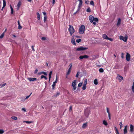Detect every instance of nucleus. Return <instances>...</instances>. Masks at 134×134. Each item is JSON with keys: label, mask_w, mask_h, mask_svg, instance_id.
I'll use <instances>...</instances> for the list:
<instances>
[{"label": "nucleus", "mask_w": 134, "mask_h": 134, "mask_svg": "<svg viewBox=\"0 0 134 134\" xmlns=\"http://www.w3.org/2000/svg\"><path fill=\"white\" fill-rule=\"evenodd\" d=\"M10 10H11V12H10V13H11V14H12L13 13V9L12 7L10 5Z\"/></svg>", "instance_id": "412c9836"}, {"label": "nucleus", "mask_w": 134, "mask_h": 134, "mask_svg": "<svg viewBox=\"0 0 134 134\" xmlns=\"http://www.w3.org/2000/svg\"><path fill=\"white\" fill-rule=\"evenodd\" d=\"M88 49V47H84L82 46H81L80 47L77 48L76 49V51H84L85 50L87 49Z\"/></svg>", "instance_id": "7ed1b4c3"}, {"label": "nucleus", "mask_w": 134, "mask_h": 134, "mask_svg": "<svg viewBox=\"0 0 134 134\" xmlns=\"http://www.w3.org/2000/svg\"><path fill=\"white\" fill-rule=\"evenodd\" d=\"M79 11V9H78L77 10L76 12H75L74 13V14H76L77 13V12Z\"/></svg>", "instance_id": "e2e57ef3"}, {"label": "nucleus", "mask_w": 134, "mask_h": 134, "mask_svg": "<svg viewBox=\"0 0 134 134\" xmlns=\"http://www.w3.org/2000/svg\"><path fill=\"white\" fill-rule=\"evenodd\" d=\"M47 19V17L46 16H44V19H43V21L44 22H45L46 21Z\"/></svg>", "instance_id": "58836bf2"}, {"label": "nucleus", "mask_w": 134, "mask_h": 134, "mask_svg": "<svg viewBox=\"0 0 134 134\" xmlns=\"http://www.w3.org/2000/svg\"><path fill=\"white\" fill-rule=\"evenodd\" d=\"M41 74H42L41 72H39V73H38V75H41Z\"/></svg>", "instance_id": "0e129e2a"}, {"label": "nucleus", "mask_w": 134, "mask_h": 134, "mask_svg": "<svg viewBox=\"0 0 134 134\" xmlns=\"http://www.w3.org/2000/svg\"><path fill=\"white\" fill-rule=\"evenodd\" d=\"M119 38L121 40H122L124 42H126L127 39V37H124L122 36H119Z\"/></svg>", "instance_id": "20e7f679"}, {"label": "nucleus", "mask_w": 134, "mask_h": 134, "mask_svg": "<svg viewBox=\"0 0 134 134\" xmlns=\"http://www.w3.org/2000/svg\"><path fill=\"white\" fill-rule=\"evenodd\" d=\"M98 20H99L98 19V18H94L93 21H94L95 22H98Z\"/></svg>", "instance_id": "e433bc0d"}, {"label": "nucleus", "mask_w": 134, "mask_h": 134, "mask_svg": "<svg viewBox=\"0 0 134 134\" xmlns=\"http://www.w3.org/2000/svg\"><path fill=\"white\" fill-rule=\"evenodd\" d=\"M72 64L71 63L70 64V67H69V68L71 69V68L72 67Z\"/></svg>", "instance_id": "864d4df0"}, {"label": "nucleus", "mask_w": 134, "mask_h": 134, "mask_svg": "<svg viewBox=\"0 0 134 134\" xmlns=\"http://www.w3.org/2000/svg\"><path fill=\"white\" fill-rule=\"evenodd\" d=\"M115 132L116 134H119V132H118V130L117 129V128L115 127Z\"/></svg>", "instance_id": "bb28decb"}, {"label": "nucleus", "mask_w": 134, "mask_h": 134, "mask_svg": "<svg viewBox=\"0 0 134 134\" xmlns=\"http://www.w3.org/2000/svg\"><path fill=\"white\" fill-rule=\"evenodd\" d=\"M78 1H79V8H80L82 6V0H78Z\"/></svg>", "instance_id": "dca6fc26"}, {"label": "nucleus", "mask_w": 134, "mask_h": 134, "mask_svg": "<svg viewBox=\"0 0 134 134\" xmlns=\"http://www.w3.org/2000/svg\"><path fill=\"white\" fill-rule=\"evenodd\" d=\"M89 111L88 109H86L84 110V114L86 117H88L89 115Z\"/></svg>", "instance_id": "0eeeda50"}, {"label": "nucleus", "mask_w": 134, "mask_h": 134, "mask_svg": "<svg viewBox=\"0 0 134 134\" xmlns=\"http://www.w3.org/2000/svg\"><path fill=\"white\" fill-rule=\"evenodd\" d=\"M86 88V85H83L82 89L83 90H85Z\"/></svg>", "instance_id": "a878e982"}, {"label": "nucleus", "mask_w": 134, "mask_h": 134, "mask_svg": "<svg viewBox=\"0 0 134 134\" xmlns=\"http://www.w3.org/2000/svg\"><path fill=\"white\" fill-rule=\"evenodd\" d=\"M55 0H53L52 1V4H55Z\"/></svg>", "instance_id": "bf43d9fd"}, {"label": "nucleus", "mask_w": 134, "mask_h": 134, "mask_svg": "<svg viewBox=\"0 0 134 134\" xmlns=\"http://www.w3.org/2000/svg\"><path fill=\"white\" fill-rule=\"evenodd\" d=\"M44 76H44V75H42L41 76V79H42L43 78H44Z\"/></svg>", "instance_id": "680f3d73"}, {"label": "nucleus", "mask_w": 134, "mask_h": 134, "mask_svg": "<svg viewBox=\"0 0 134 134\" xmlns=\"http://www.w3.org/2000/svg\"><path fill=\"white\" fill-rule=\"evenodd\" d=\"M28 80L30 81H34L35 80L36 81L37 80V79L36 78H31L29 77L28 79Z\"/></svg>", "instance_id": "4468645a"}, {"label": "nucleus", "mask_w": 134, "mask_h": 134, "mask_svg": "<svg viewBox=\"0 0 134 134\" xmlns=\"http://www.w3.org/2000/svg\"><path fill=\"white\" fill-rule=\"evenodd\" d=\"M37 15L38 19L39 20L40 19V15L38 13H37Z\"/></svg>", "instance_id": "c756f323"}, {"label": "nucleus", "mask_w": 134, "mask_h": 134, "mask_svg": "<svg viewBox=\"0 0 134 134\" xmlns=\"http://www.w3.org/2000/svg\"><path fill=\"white\" fill-rule=\"evenodd\" d=\"M132 90L133 92L134 93V79L133 82V85L132 88Z\"/></svg>", "instance_id": "7c9ffc66"}, {"label": "nucleus", "mask_w": 134, "mask_h": 134, "mask_svg": "<svg viewBox=\"0 0 134 134\" xmlns=\"http://www.w3.org/2000/svg\"><path fill=\"white\" fill-rule=\"evenodd\" d=\"M79 72H77V74L76 75V77H78L79 76Z\"/></svg>", "instance_id": "052dcab7"}, {"label": "nucleus", "mask_w": 134, "mask_h": 134, "mask_svg": "<svg viewBox=\"0 0 134 134\" xmlns=\"http://www.w3.org/2000/svg\"><path fill=\"white\" fill-rule=\"evenodd\" d=\"M31 48L32 49V50L34 51H35V49L34 48V46H31Z\"/></svg>", "instance_id": "6e6d98bb"}, {"label": "nucleus", "mask_w": 134, "mask_h": 134, "mask_svg": "<svg viewBox=\"0 0 134 134\" xmlns=\"http://www.w3.org/2000/svg\"><path fill=\"white\" fill-rule=\"evenodd\" d=\"M127 126L126 125L125 126V128L124 129V134H126L127 132Z\"/></svg>", "instance_id": "ddd939ff"}, {"label": "nucleus", "mask_w": 134, "mask_h": 134, "mask_svg": "<svg viewBox=\"0 0 134 134\" xmlns=\"http://www.w3.org/2000/svg\"><path fill=\"white\" fill-rule=\"evenodd\" d=\"M6 83H5L4 84H3V85H2L1 87H3L4 86H5L6 85Z\"/></svg>", "instance_id": "4d7b16f0"}, {"label": "nucleus", "mask_w": 134, "mask_h": 134, "mask_svg": "<svg viewBox=\"0 0 134 134\" xmlns=\"http://www.w3.org/2000/svg\"><path fill=\"white\" fill-rule=\"evenodd\" d=\"M117 78L119 80V81L120 82L122 80L123 77L120 74H117Z\"/></svg>", "instance_id": "1a4fd4ad"}, {"label": "nucleus", "mask_w": 134, "mask_h": 134, "mask_svg": "<svg viewBox=\"0 0 134 134\" xmlns=\"http://www.w3.org/2000/svg\"><path fill=\"white\" fill-rule=\"evenodd\" d=\"M108 114V118L110 120L111 119V115L110 114Z\"/></svg>", "instance_id": "5fc2aeb1"}, {"label": "nucleus", "mask_w": 134, "mask_h": 134, "mask_svg": "<svg viewBox=\"0 0 134 134\" xmlns=\"http://www.w3.org/2000/svg\"><path fill=\"white\" fill-rule=\"evenodd\" d=\"M24 122H25L27 124H29L31 123L32 122V121H25Z\"/></svg>", "instance_id": "ea45409f"}, {"label": "nucleus", "mask_w": 134, "mask_h": 134, "mask_svg": "<svg viewBox=\"0 0 134 134\" xmlns=\"http://www.w3.org/2000/svg\"><path fill=\"white\" fill-rule=\"evenodd\" d=\"M11 118H12V119L14 120H16L17 119V117L16 116H12Z\"/></svg>", "instance_id": "473e14b6"}, {"label": "nucleus", "mask_w": 134, "mask_h": 134, "mask_svg": "<svg viewBox=\"0 0 134 134\" xmlns=\"http://www.w3.org/2000/svg\"><path fill=\"white\" fill-rule=\"evenodd\" d=\"M119 125H120V128H121L122 127V122H121L120 123V124H119Z\"/></svg>", "instance_id": "3c124183"}, {"label": "nucleus", "mask_w": 134, "mask_h": 134, "mask_svg": "<svg viewBox=\"0 0 134 134\" xmlns=\"http://www.w3.org/2000/svg\"><path fill=\"white\" fill-rule=\"evenodd\" d=\"M4 32L1 35V36H0V38L1 39H2V38H3V37L4 36Z\"/></svg>", "instance_id": "72a5a7b5"}, {"label": "nucleus", "mask_w": 134, "mask_h": 134, "mask_svg": "<svg viewBox=\"0 0 134 134\" xmlns=\"http://www.w3.org/2000/svg\"><path fill=\"white\" fill-rule=\"evenodd\" d=\"M107 40H109L111 41H113V39L109 37H108Z\"/></svg>", "instance_id": "a18cd8bd"}, {"label": "nucleus", "mask_w": 134, "mask_h": 134, "mask_svg": "<svg viewBox=\"0 0 134 134\" xmlns=\"http://www.w3.org/2000/svg\"><path fill=\"white\" fill-rule=\"evenodd\" d=\"M69 27L68 30L70 32L71 35H72L74 32V30L72 26L69 25Z\"/></svg>", "instance_id": "f257e3e1"}, {"label": "nucleus", "mask_w": 134, "mask_h": 134, "mask_svg": "<svg viewBox=\"0 0 134 134\" xmlns=\"http://www.w3.org/2000/svg\"><path fill=\"white\" fill-rule=\"evenodd\" d=\"M102 37L103 38L106 40H107L109 37L106 34H104L103 35Z\"/></svg>", "instance_id": "a211bd4d"}, {"label": "nucleus", "mask_w": 134, "mask_h": 134, "mask_svg": "<svg viewBox=\"0 0 134 134\" xmlns=\"http://www.w3.org/2000/svg\"><path fill=\"white\" fill-rule=\"evenodd\" d=\"M3 8H4L6 5V2L5 0H3Z\"/></svg>", "instance_id": "393cba45"}, {"label": "nucleus", "mask_w": 134, "mask_h": 134, "mask_svg": "<svg viewBox=\"0 0 134 134\" xmlns=\"http://www.w3.org/2000/svg\"><path fill=\"white\" fill-rule=\"evenodd\" d=\"M57 76H56V80L55 81L53 82V85H52V89H54V87L56 85V83H57Z\"/></svg>", "instance_id": "f8f14e48"}, {"label": "nucleus", "mask_w": 134, "mask_h": 134, "mask_svg": "<svg viewBox=\"0 0 134 134\" xmlns=\"http://www.w3.org/2000/svg\"><path fill=\"white\" fill-rule=\"evenodd\" d=\"M123 55H124V54H123V53H122V56H121V57L122 58H123L124 57L123 56Z\"/></svg>", "instance_id": "774afa93"}, {"label": "nucleus", "mask_w": 134, "mask_h": 134, "mask_svg": "<svg viewBox=\"0 0 134 134\" xmlns=\"http://www.w3.org/2000/svg\"><path fill=\"white\" fill-rule=\"evenodd\" d=\"M87 83V79H86L84 80V85H86V84Z\"/></svg>", "instance_id": "c85d7f7f"}, {"label": "nucleus", "mask_w": 134, "mask_h": 134, "mask_svg": "<svg viewBox=\"0 0 134 134\" xmlns=\"http://www.w3.org/2000/svg\"><path fill=\"white\" fill-rule=\"evenodd\" d=\"M99 71L100 72H104V70L102 68H100L99 69Z\"/></svg>", "instance_id": "f704fd0d"}, {"label": "nucleus", "mask_w": 134, "mask_h": 134, "mask_svg": "<svg viewBox=\"0 0 134 134\" xmlns=\"http://www.w3.org/2000/svg\"><path fill=\"white\" fill-rule=\"evenodd\" d=\"M85 29V26L83 25H81L79 28V33L80 34H83L84 33Z\"/></svg>", "instance_id": "f03ea898"}, {"label": "nucleus", "mask_w": 134, "mask_h": 134, "mask_svg": "<svg viewBox=\"0 0 134 134\" xmlns=\"http://www.w3.org/2000/svg\"><path fill=\"white\" fill-rule=\"evenodd\" d=\"M121 20L120 18H118L117 21V23L116 24L117 26H119L121 23Z\"/></svg>", "instance_id": "9b49d317"}, {"label": "nucleus", "mask_w": 134, "mask_h": 134, "mask_svg": "<svg viewBox=\"0 0 134 134\" xmlns=\"http://www.w3.org/2000/svg\"><path fill=\"white\" fill-rule=\"evenodd\" d=\"M43 74L44 75H47V74L45 72H44V73H43Z\"/></svg>", "instance_id": "338daca9"}, {"label": "nucleus", "mask_w": 134, "mask_h": 134, "mask_svg": "<svg viewBox=\"0 0 134 134\" xmlns=\"http://www.w3.org/2000/svg\"><path fill=\"white\" fill-rule=\"evenodd\" d=\"M87 126V122H86L85 123H84L83 124L82 126V128H85Z\"/></svg>", "instance_id": "5701e85b"}, {"label": "nucleus", "mask_w": 134, "mask_h": 134, "mask_svg": "<svg viewBox=\"0 0 134 134\" xmlns=\"http://www.w3.org/2000/svg\"><path fill=\"white\" fill-rule=\"evenodd\" d=\"M71 69H69L68 71L66 74V75H69L71 71Z\"/></svg>", "instance_id": "c9c22d12"}, {"label": "nucleus", "mask_w": 134, "mask_h": 134, "mask_svg": "<svg viewBox=\"0 0 134 134\" xmlns=\"http://www.w3.org/2000/svg\"><path fill=\"white\" fill-rule=\"evenodd\" d=\"M94 83L95 85H97L98 84V80L97 79H95L94 81Z\"/></svg>", "instance_id": "aec40b11"}, {"label": "nucleus", "mask_w": 134, "mask_h": 134, "mask_svg": "<svg viewBox=\"0 0 134 134\" xmlns=\"http://www.w3.org/2000/svg\"><path fill=\"white\" fill-rule=\"evenodd\" d=\"M92 23L94 25H95L96 24V22H94V21H93L92 22Z\"/></svg>", "instance_id": "69168bd1"}, {"label": "nucleus", "mask_w": 134, "mask_h": 134, "mask_svg": "<svg viewBox=\"0 0 134 134\" xmlns=\"http://www.w3.org/2000/svg\"><path fill=\"white\" fill-rule=\"evenodd\" d=\"M21 110H22L23 111H24V112H26V109L24 108H23Z\"/></svg>", "instance_id": "8fccbe9b"}, {"label": "nucleus", "mask_w": 134, "mask_h": 134, "mask_svg": "<svg viewBox=\"0 0 134 134\" xmlns=\"http://www.w3.org/2000/svg\"><path fill=\"white\" fill-rule=\"evenodd\" d=\"M130 54L127 53H126V60L127 61H129L130 60Z\"/></svg>", "instance_id": "6e6552de"}, {"label": "nucleus", "mask_w": 134, "mask_h": 134, "mask_svg": "<svg viewBox=\"0 0 134 134\" xmlns=\"http://www.w3.org/2000/svg\"><path fill=\"white\" fill-rule=\"evenodd\" d=\"M38 71V70L37 69H36L34 72V74H36L37 72Z\"/></svg>", "instance_id": "603ef678"}, {"label": "nucleus", "mask_w": 134, "mask_h": 134, "mask_svg": "<svg viewBox=\"0 0 134 134\" xmlns=\"http://www.w3.org/2000/svg\"><path fill=\"white\" fill-rule=\"evenodd\" d=\"M18 24L19 25L18 27V29H20L22 28V27L20 25L19 21L18 20Z\"/></svg>", "instance_id": "6ab92c4d"}, {"label": "nucleus", "mask_w": 134, "mask_h": 134, "mask_svg": "<svg viewBox=\"0 0 134 134\" xmlns=\"http://www.w3.org/2000/svg\"><path fill=\"white\" fill-rule=\"evenodd\" d=\"M46 39V37H42L41 38V40H44Z\"/></svg>", "instance_id": "de8ad7c7"}, {"label": "nucleus", "mask_w": 134, "mask_h": 134, "mask_svg": "<svg viewBox=\"0 0 134 134\" xmlns=\"http://www.w3.org/2000/svg\"><path fill=\"white\" fill-rule=\"evenodd\" d=\"M89 18L90 21L91 23H92V22L93 21V19H94L93 16L92 15H90L89 16Z\"/></svg>", "instance_id": "9d476101"}, {"label": "nucleus", "mask_w": 134, "mask_h": 134, "mask_svg": "<svg viewBox=\"0 0 134 134\" xmlns=\"http://www.w3.org/2000/svg\"><path fill=\"white\" fill-rule=\"evenodd\" d=\"M90 4L92 5L93 6L94 5V2L93 1H91L90 2Z\"/></svg>", "instance_id": "4c0bfd02"}, {"label": "nucleus", "mask_w": 134, "mask_h": 134, "mask_svg": "<svg viewBox=\"0 0 134 134\" xmlns=\"http://www.w3.org/2000/svg\"><path fill=\"white\" fill-rule=\"evenodd\" d=\"M31 94H32V93H31L30 94L29 96H27L25 98V99H28L29 97H30V95H31Z\"/></svg>", "instance_id": "c03bdc74"}, {"label": "nucleus", "mask_w": 134, "mask_h": 134, "mask_svg": "<svg viewBox=\"0 0 134 134\" xmlns=\"http://www.w3.org/2000/svg\"><path fill=\"white\" fill-rule=\"evenodd\" d=\"M72 106H70V107L69 109V111H70L71 110H72Z\"/></svg>", "instance_id": "49530a36"}, {"label": "nucleus", "mask_w": 134, "mask_h": 134, "mask_svg": "<svg viewBox=\"0 0 134 134\" xmlns=\"http://www.w3.org/2000/svg\"><path fill=\"white\" fill-rule=\"evenodd\" d=\"M71 43L72 44H73L75 45V41L74 39H72V38L71 40Z\"/></svg>", "instance_id": "cd10ccee"}, {"label": "nucleus", "mask_w": 134, "mask_h": 134, "mask_svg": "<svg viewBox=\"0 0 134 134\" xmlns=\"http://www.w3.org/2000/svg\"><path fill=\"white\" fill-rule=\"evenodd\" d=\"M82 85V83H80L78 85V86L79 87H80Z\"/></svg>", "instance_id": "09e8293b"}, {"label": "nucleus", "mask_w": 134, "mask_h": 134, "mask_svg": "<svg viewBox=\"0 0 134 134\" xmlns=\"http://www.w3.org/2000/svg\"><path fill=\"white\" fill-rule=\"evenodd\" d=\"M52 71H51L50 72L49 74V81H50L51 79V76L52 74Z\"/></svg>", "instance_id": "4be33fe9"}, {"label": "nucleus", "mask_w": 134, "mask_h": 134, "mask_svg": "<svg viewBox=\"0 0 134 134\" xmlns=\"http://www.w3.org/2000/svg\"><path fill=\"white\" fill-rule=\"evenodd\" d=\"M103 124L105 126H107L108 125V123L107 121L105 120H103Z\"/></svg>", "instance_id": "b1692460"}, {"label": "nucleus", "mask_w": 134, "mask_h": 134, "mask_svg": "<svg viewBox=\"0 0 134 134\" xmlns=\"http://www.w3.org/2000/svg\"><path fill=\"white\" fill-rule=\"evenodd\" d=\"M86 11L88 12H91V9H90V8H88L87 9V10H86Z\"/></svg>", "instance_id": "79ce46f5"}, {"label": "nucleus", "mask_w": 134, "mask_h": 134, "mask_svg": "<svg viewBox=\"0 0 134 134\" xmlns=\"http://www.w3.org/2000/svg\"><path fill=\"white\" fill-rule=\"evenodd\" d=\"M21 2L20 1H19L18 2V3L17 4V10H19V8L20 7L21 5Z\"/></svg>", "instance_id": "2eb2a0df"}, {"label": "nucleus", "mask_w": 134, "mask_h": 134, "mask_svg": "<svg viewBox=\"0 0 134 134\" xmlns=\"http://www.w3.org/2000/svg\"><path fill=\"white\" fill-rule=\"evenodd\" d=\"M134 130V126L132 125H130V130L131 132H133Z\"/></svg>", "instance_id": "f3484780"}, {"label": "nucleus", "mask_w": 134, "mask_h": 134, "mask_svg": "<svg viewBox=\"0 0 134 134\" xmlns=\"http://www.w3.org/2000/svg\"><path fill=\"white\" fill-rule=\"evenodd\" d=\"M76 82L77 80H75L73 81L72 83V86L73 87V89L74 90L76 89V86H75L76 85Z\"/></svg>", "instance_id": "39448f33"}, {"label": "nucleus", "mask_w": 134, "mask_h": 134, "mask_svg": "<svg viewBox=\"0 0 134 134\" xmlns=\"http://www.w3.org/2000/svg\"><path fill=\"white\" fill-rule=\"evenodd\" d=\"M81 41V39H77L76 40V42H78V43H79Z\"/></svg>", "instance_id": "37998d69"}, {"label": "nucleus", "mask_w": 134, "mask_h": 134, "mask_svg": "<svg viewBox=\"0 0 134 134\" xmlns=\"http://www.w3.org/2000/svg\"><path fill=\"white\" fill-rule=\"evenodd\" d=\"M107 112L108 113V114H110L109 112V108H106Z\"/></svg>", "instance_id": "2f4dec72"}, {"label": "nucleus", "mask_w": 134, "mask_h": 134, "mask_svg": "<svg viewBox=\"0 0 134 134\" xmlns=\"http://www.w3.org/2000/svg\"><path fill=\"white\" fill-rule=\"evenodd\" d=\"M4 132V131L2 129H0V134H3Z\"/></svg>", "instance_id": "a19ab883"}, {"label": "nucleus", "mask_w": 134, "mask_h": 134, "mask_svg": "<svg viewBox=\"0 0 134 134\" xmlns=\"http://www.w3.org/2000/svg\"><path fill=\"white\" fill-rule=\"evenodd\" d=\"M89 57L88 55H80L79 57V58L81 59H87Z\"/></svg>", "instance_id": "423d86ee"}, {"label": "nucleus", "mask_w": 134, "mask_h": 134, "mask_svg": "<svg viewBox=\"0 0 134 134\" xmlns=\"http://www.w3.org/2000/svg\"><path fill=\"white\" fill-rule=\"evenodd\" d=\"M42 13L44 15H46V13L45 12H43Z\"/></svg>", "instance_id": "13d9d810"}]
</instances>
